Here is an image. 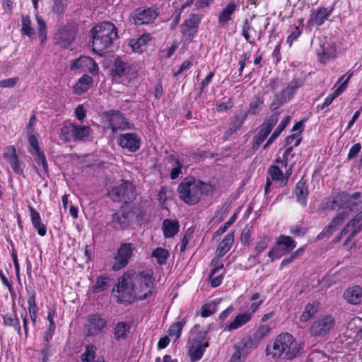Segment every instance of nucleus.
Wrapping results in <instances>:
<instances>
[{
    "label": "nucleus",
    "instance_id": "obj_1",
    "mask_svg": "<svg viewBox=\"0 0 362 362\" xmlns=\"http://www.w3.org/2000/svg\"><path fill=\"white\" fill-rule=\"evenodd\" d=\"M92 49L100 56L112 52L118 38L117 29L110 22H103L93 27L89 31Z\"/></svg>",
    "mask_w": 362,
    "mask_h": 362
},
{
    "label": "nucleus",
    "instance_id": "obj_2",
    "mask_svg": "<svg viewBox=\"0 0 362 362\" xmlns=\"http://www.w3.org/2000/svg\"><path fill=\"white\" fill-rule=\"evenodd\" d=\"M303 346L288 332L279 334L272 345H267L266 354L273 358L284 355L286 359H293L300 353Z\"/></svg>",
    "mask_w": 362,
    "mask_h": 362
},
{
    "label": "nucleus",
    "instance_id": "obj_3",
    "mask_svg": "<svg viewBox=\"0 0 362 362\" xmlns=\"http://www.w3.org/2000/svg\"><path fill=\"white\" fill-rule=\"evenodd\" d=\"M209 185L196 180L194 177H185L178 185L177 192L179 198L189 205L197 204L201 196L207 193Z\"/></svg>",
    "mask_w": 362,
    "mask_h": 362
},
{
    "label": "nucleus",
    "instance_id": "obj_4",
    "mask_svg": "<svg viewBox=\"0 0 362 362\" xmlns=\"http://www.w3.org/2000/svg\"><path fill=\"white\" fill-rule=\"evenodd\" d=\"M132 275L135 298L143 300L148 299L153 294L154 279L150 272L143 271Z\"/></svg>",
    "mask_w": 362,
    "mask_h": 362
},
{
    "label": "nucleus",
    "instance_id": "obj_5",
    "mask_svg": "<svg viewBox=\"0 0 362 362\" xmlns=\"http://www.w3.org/2000/svg\"><path fill=\"white\" fill-rule=\"evenodd\" d=\"M107 197L115 202H133L136 197L135 186L132 182L126 180L109 190Z\"/></svg>",
    "mask_w": 362,
    "mask_h": 362
},
{
    "label": "nucleus",
    "instance_id": "obj_6",
    "mask_svg": "<svg viewBox=\"0 0 362 362\" xmlns=\"http://www.w3.org/2000/svg\"><path fill=\"white\" fill-rule=\"evenodd\" d=\"M361 197V193L356 192L352 194H349L345 192L338 193L333 200L325 202L326 208L333 211L336 206H341L346 209H351L353 211L355 206H357L356 200Z\"/></svg>",
    "mask_w": 362,
    "mask_h": 362
},
{
    "label": "nucleus",
    "instance_id": "obj_7",
    "mask_svg": "<svg viewBox=\"0 0 362 362\" xmlns=\"http://www.w3.org/2000/svg\"><path fill=\"white\" fill-rule=\"evenodd\" d=\"M117 292L119 293L117 298L119 303H131L135 298L132 275L130 273H125L119 279Z\"/></svg>",
    "mask_w": 362,
    "mask_h": 362
},
{
    "label": "nucleus",
    "instance_id": "obj_8",
    "mask_svg": "<svg viewBox=\"0 0 362 362\" xmlns=\"http://www.w3.org/2000/svg\"><path fill=\"white\" fill-rule=\"evenodd\" d=\"M105 115L108 121V128L111 129L114 134L118 131H125L134 128V124H131L120 111L110 110L105 112Z\"/></svg>",
    "mask_w": 362,
    "mask_h": 362
},
{
    "label": "nucleus",
    "instance_id": "obj_9",
    "mask_svg": "<svg viewBox=\"0 0 362 362\" xmlns=\"http://www.w3.org/2000/svg\"><path fill=\"white\" fill-rule=\"evenodd\" d=\"M335 325V319L332 315L321 316L315 320L310 327V335L322 337L327 335Z\"/></svg>",
    "mask_w": 362,
    "mask_h": 362
},
{
    "label": "nucleus",
    "instance_id": "obj_10",
    "mask_svg": "<svg viewBox=\"0 0 362 362\" xmlns=\"http://www.w3.org/2000/svg\"><path fill=\"white\" fill-rule=\"evenodd\" d=\"M134 249L130 243L120 244L115 257V262L112 266L113 270L117 271L124 268L132 257Z\"/></svg>",
    "mask_w": 362,
    "mask_h": 362
},
{
    "label": "nucleus",
    "instance_id": "obj_11",
    "mask_svg": "<svg viewBox=\"0 0 362 362\" xmlns=\"http://www.w3.org/2000/svg\"><path fill=\"white\" fill-rule=\"evenodd\" d=\"M351 209H346L344 207L339 206L337 215L333 218L329 224L326 226L323 230L317 236V240H322L325 238H329L336 230L337 227L341 226L344 220L349 216Z\"/></svg>",
    "mask_w": 362,
    "mask_h": 362
},
{
    "label": "nucleus",
    "instance_id": "obj_12",
    "mask_svg": "<svg viewBox=\"0 0 362 362\" xmlns=\"http://www.w3.org/2000/svg\"><path fill=\"white\" fill-rule=\"evenodd\" d=\"M132 216V211L121 208L112 215L108 225L116 230H124L129 226Z\"/></svg>",
    "mask_w": 362,
    "mask_h": 362
},
{
    "label": "nucleus",
    "instance_id": "obj_13",
    "mask_svg": "<svg viewBox=\"0 0 362 362\" xmlns=\"http://www.w3.org/2000/svg\"><path fill=\"white\" fill-rule=\"evenodd\" d=\"M158 13L153 8H138L131 13L133 23L135 25L148 24L153 21L158 16Z\"/></svg>",
    "mask_w": 362,
    "mask_h": 362
},
{
    "label": "nucleus",
    "instance_id": "obj_14",
    "mask_svg": "<svg viewBox=\"0 0 362 362\" xmlns=\"http://www.w3.org/2000/svg\"><path fill=\"white\" fill-rule=\"evenodd\" d=\"M107 326V320L98 314L88 315L86 325L87 336H96Z\"/></svg>",
    "mask_w": 362,
    "mask_h": 362
},
{
    "label": "nucleus",
    "instance_id": "obj_15",
    "mask_svg": "<svg viewBox=\"0 0 362 362\" xmlns=\"http://www.w3.org/2000/svg\"><path fill=\"white\" fill-rule=\"evenodd\" d=\"M119 145L130 152H136L141 146V138L136 133L122 134L119 137Z\"/></svg>",
    "mask_w": 362,
    "mask_h": 362
},
{
    "label": "nucleus",
    "instance_id": "obj_16",
    "mask_svg": "<svg viewBox=\"0 0 362 362\" xmlns=\"http://www.w3.org/2000/svg\"><path fill=\"white\" fill-rule=\"evenodd\" d=\"M54 39L56 45L63 48H67L74 42L75 33L69 27L64 26L58 29Z\"/></svg>",
    "mask_w": 362,
    "mask_h": 362
},
{
    "label": "nucleus",
    "instance_id": "obj_17",
    "mask_svg": "<svg viewBox=\"0 0 362 362\" xmlns=\"http://www.w3.org/2000/svg\"><path fill=\"white\" fill-rule=\"evenodd\" d=\"M202 16L199 14H191L188 19H186L182 24V33L187 35L192 40L198 30V25L200 23Z\"/></svg>",
    "mask_w": 362,
    "mask_h": 362
},
{
    "label": "nucleus",
    "instance_id": "obj_18",
    "mask_svg": "<svg viewBox=\"0 0 362 362\" xmlns=\"http://www.w3.org/2000/svg\"><path fill=\"white\" fill-rule=\"evenodd\" d=\"M73 141H90L93 139V132L90 126L79 125L74 123Z\"/></svg>",
    "mask_w": 362,
    "mask_h": 362
},
{
    "label": "nucleus",
    "instance_id": "obj_19",
    "mask_svg": "<svg viewBox=\"0 0 362 362\" xmlns=\"http://www.w3.org/2000/svg\"><path fill=\"white\" fill-rule=\"evenodd\" d=\"M279 114L280 112H274L267 118L261 125L259 132L256 136L261 139L262 141H264L277 123Z\"/></svg>",
    "mask_w": 362,
    "mask_h": 362
},
{
    "label": "nucleus",
    "instance_id": "obj_20",
    "mask_svg": "<svg viewBox=\"0 0 362 362\" xmlns=\"http://www.w3.org/2000/svg\"><path fill=\"white\" fill-rule=\"evenodd\" d=\"M343 298L349 304H362V287L354 286L346 288L344 292Z\"/></svg>",
    "mask_w": 362,
    "mask_h": 362
},
{
    "label": "nucleus",
    "instance_id": "obj_21",
    "mask_svg": "<svg viewBox=\"0 0 362 362\" xmlns=\"http://www.w3.org/2000/svg\"><path fill=\"white\" fill-rule=\"evenodd\" d=\"M295 194L297 202L303 207L307 205V198L309 194V190L306 185V182L301 178L296 185Z\"/></svg>",
    "mask_w": 362,
    "mask_h": 362
},
{
    "label": "nucleus",
    "instance_id": "obj_22",
    "mask_svg": "<svg viewBox=\"0 0 362 362\" xmlns=\"http://www.w3.org/2000/svg\"><path fill=\"white\" fill-rule=\"evenodd\" d=\"M333 8L320 7L315 13L312 15L310 20L313 25L320 26L328 19L332 13Z\"/></svg>",
    "mask_w": 362,
    "mask_h": 362
},
{
    "label": "nucleus",
    "instance_id": "obj_23",
    "mask_svg": "<svg viewBox=\"0 0 362 362\" xmlns=\"http://www.w3.org/2000/svg\"><path fill=\"white\" fill-rule=\"evenodd\" d=\"M4 157L8 160L16 173H20V164L13 146H8L5 148Z\"/></svg>",
    "mask_w": 362,
    "mask_h": 362
},
{
    "label": "nucleus",
    "instance_id": "obj_24",
    "mask_svg": "<svg viewBox=\"0 0 362 362\" xmlns=\"http://www.w3.org/2000/svg\"><path fill=\"white\" fill-rule=\"evenodd\" d=\"M28 209L30 213L31 222L33 227L37 230L39 235H45L47 233V227L42 223L40 214L31 206H29Z\"/></svg>",
    "mask_w": 362,
    "mask_h": 362
},
{
    "label": "nucleus",
    "instance_id": "obj_25",
    "mask_svg": "<svg viewBox=\"0 0 362 362\" xmlns=\"http://www.w3.org/2000/svg\"><path fill=\"white\" fill-rule=\"evenodd\" d=\"M179 223L177 220L166 218L163 221L162 230L166 238H171L179 231Z\"/></svg>",
    "mask_w": 362,
    "mask_h": 362
},
{
    "label": "nucleus",
    "instance_id": "obj_26",
    "mask_svg": "<svg viewBox=\"0 0 362 362\" xmlns=\"http://www.w3.org/2000/svg\"><path fill=\"white\" fill-rule=\"evenodd\" d=\"M129 71V64L124 62L119 57H117L114 60L113 67L111 69V74L114 76H123Z\"/></svg>",
    "mask_w": 362,
    "mask_h": 362
},
{
    "label": "nucleus",
    "instance_id": "obj_27",
    "mask_svg": "<svg viewBox=\"0 0 362 362\" xmlns=\"http://www.w3.org/2000/svg\"><path fill=\"white\" fill-rule=\"evenodd\" d=\"M93 84V78L89 75L83 74L73 87L76 94L81 95L86 92Z\"/></svg>",
    "mask_w": 362,
    "mask_h": 362
},
{
    "label": "nucleus",
    "instance_id": "obj_28",
    "mask_svg": "<svg viewBox=\"0 0 362 362\" xmlns=\"http://www.w3.org/2000/svg\"><path fill=\"white\" fill-rule=\"evenodd\" d=\"M234 242V233L230 232L228 233L225 238L220 243L219 246L218 247L216 254L218 257H223L230 249L233 243Z\"/></svg>",
    "mask_w": 362,
    "mask_h": 362
},
{
    "label": "nucleus",
    "instance_id": "obj_29",
    "mask_svg": "<svg viewBox=\"0 0 362 362\" xmlns=\"http://www.w3.org/2000/svg\"><path fill=\"white\" fill-rule=\"evenodd\" d=\"M209 346L208 341H205L204 345H196L192 344L188 354L190 356L191 362L198 361L203 356L206 349Z\"/></svg>",
    "mask_w": 362,
    "mask_h": 362
},
{
    "label": "nucleus",
    "instance_id": "obj_30",
    "mask_svg": "<svg viewBox=\"0 0 362 362\" xmlns=\"http://www.w3.org/2000/svg\"><path fill=\"white\" fill-rule=\"evenodd\" d=\"M317 54L320 62L325 63L326 61L335 57L336 49L329 44H324L317 50Z\"/></svg>",
    "mask_w": 362,
    "mask_h": 362
},
{
    "label": "nucleus",
    "instance_id": "obj_31",
    "mask_svg": "<svg viewBox=\"0 0 362 362\" xmlns=\"http://www.w3.org/2000/svg\"><path fill=\"white\" fill-rule=\"evenodd\" d=\"M151 39L149 34H144L137 39H132L129 45L132 48L133 51L138 53H141L145 49L146 43Z\"/></svg>",
    "mask_w": 362,
    "mask_h": 362
},
{
    "label": "nucleus",
    "instance_id": "obj_32",
    "mask_svg": "<svg viewBox=\"0 0 362 362\" xmlns=\"http://www.w3.org/2000/svg\"><path fill=\"white\" fill-rule=\"evenodd\" d=\"M318 311L319 303L317 301H313L311 303H308L305 306L304 311L300 317V321H308L309 320L313 318Z\"/></svg>",
    "mask_w": 362,
    "mask_h": 362
},
{
    "label": "nucleus",
    "instance_id": "obj_33",
    "mask_svg": "<svg viewBox=\"0 0 362 362\" xmlns=\"http://www.w3.org/2000/svg\"><path fill=\"white\" fill-rule=\"evenodd\" d=\"M237 5L234 2H230L225 8L222 10L218 17V23L221 26L226 25L231 20V15L235 11Z\"/></svg>",
    "mask_w": 362,
    "mask_h": 362
},
{
    "label": "nucleus",
    "instance_id": "obj_34",
    "mask_svg": "<svg viewBox=\"0 0 362 362\" xmlns=\"http://www.w3.org/2000/svg\"><path fill=\"white\" fill-rule=\"evenodd\" d=\"M252 317L251 313H243V314H238L233 322H231L227 327L226 329L228 331H231L233 329H236L241 326L245 325L247 322H248Z\"/></svg>",
    "mask_w": 362,
    "mask_h": 362
},
{
    "label": "nucleus",
    "instance_id": "obj_35",
    "mask_svg": "<svg viewBox=\"0 0 362 362\" xmlns=\"http://www.w3.org/2000/svg\"><path fill=\"white\" fill-rule=\"evenodd\" d=\"M291 120L290 116H286L283 120L281 121L276 129L272 133L271 136L268 139L266 144L263 146V149H267V147L271 145L274 140L280 135L282 131L286 127Z\"/></svg>",
    "mask_w": 362,
    "mask_h": 362
},
{
    "label": "nucleus",
    "instance_id": "obj_36",
    "mask_svg": "<svg viewBox=\"0 0 362 362\" xmlns=\"http://www.w3.org/2000/svg\"><path fill=\"white\" fill-rule=\"evenodd\" d=\"M276 244L279 247H283L282 250L284 254L291 252L296 246L294 240L286 235H280L276 241Z\"/></svg>",
    "mask_w": 362,
    "mask_h": 362
},
{
    "label": "nucleus",
    "instance_id": "obj_37",
    "mask_svg": "<svg viewBox=\"0 0 362 362\" xmlns=\"http://www.w3.org/2000/svg\"><path fill=\"white\" fill-rule=\"evenodd\" d=\"M291 98L288 96V95L284 90L277 93L273 101L271 103L270 109L273 111L276 110L280 107H281L284 104L288 102Z\"/></svg>",
    "mask_w": 362,
    "mask_h": 362
},
{
    "label": "nucleus",
    "instance_id": "obj_38",
    "mask_svg": "<svg viewBox=\"0 0 362 362\" xmlns=\"http://www.w3.org/2000/svg\"><path fill=\"white\" fill-rule=\"evenodd\" d=\"M130 329V325L125 322H119L114 328V337L116 340L126 339L127 332Z\"/></svg>",
    "mask_w": 362,
    "mask_h": 362
},
{
    "label": "nucleus",
    "instance_id": "obj_39",
    "mask_svg": "<svg viewBox=\"0 0 362 362\" xmlns=\"http://www.w3.org/2000/svg\"><path fill=\"white\" fill-rule=\"evenodd\" d=\"M111 279L107 276H100L97 278L95 284L92 287L94 293H99L105 291L110 286Z\"/></svg>",
    "mask_w": 362,
    "mask_h": 362
},
{
    "label": "nucleus",
    "instance_id": "obj_40",
    "mask_svg": "<svg viewBox=\"0 0 362 362\" xmlns=\"http://www.w3.org/2000/svg\"><path fill=\"white\" fill-rule=\"evenodd\" d=\"M93 58L87 56H81L71 62V69L76 70L81 68H87L90 64H93Z\"/></svg>",
    "mask_w": 362,
    "mask_h": 362
},
{
    "label": "nucleus",
    "instance_id": "obj_41",
    "mask_svg": "<svg viewBox=\"0 0 362 362\" xmlns=\"http://www.w3.org/2000/svg\"><path fill=\"white\" fill-rule=\"evenodd\" d=\"M269 173L273 180L281 181V186H285L287 184L288 177H284L282 171L278 166H270Z\"/></svg>",
    "mask_w": 362,
    "mask_h": 362
},
{
    "label": "nucleus",
    "instance_id": "obj_42",
    "mask_svg": "<svg viewBox=\"0 0 362 362\" xmlns=\"http://www.w3.org/2000/svg\"><path fill=\"white\" fill-rule=\"evenodd\" d=\"M151 257L156 259L158 264L163 265L165 264L166 260L169 257V252L166 249L156 247L153 250Z\"/></svg>",
    "mask_w": 362,
    "mask_h": 362
},
{
    "label": "nucleus",
    "instance_id": "obj_43",
    "mask_svg": "<svg viewBox=\"0 0 362 362\" xmlns=\"http://www.w3.org/2000/svg\"><path fill=\"white\" fill-rule=\"evenodd\" d=\"M21 23L22 35H25L28 36L29 37H32L35 35V30L31 27V20L30 17L28 16H23Z\"/></svg>",
    "mask_w": 362,
    "mask_h": 362
},
{
    "label": "nucleus",
    "instance_id": "obj_44",
    "mask_svg": "<svg viewBox=\"0 0 362 362\" xmlns=\"http://www.w3.org/2000/svg\"><path fill=\"white\" fill-rule=\"evenodd\" d=\"M186 323L185 319H182L180 321L173 323L168 329V335L170 337H175L177 339L181 335V331Z\"/></svg>",
    "mask_w": 362,
    "mask_h": 362
},
{
    "label": "nucleus",
    "instance_id": "obj_45",
    "mask_svg": "<svg viewBox=\"0 0 362 362\" xmlns=\"http://www.w3.org/2000/svg\"><path fill=\"white\" fill-rule=\"evenodd\" d=\"M246 119L247 114H244V115L242 117L235 116L230 127L228 128L226 134L228 135H232L233 134H234L236 131L241 128L243 124L244 123Z\"/></svg>",
    "mask_w": 362,
    "mask_h": 362
},
{
    "label": "nucleus",
    "instance_id": "obj_46",
    "mask_svg": "<svg viewBox=\"0 0 362 362\" xmlns=\"http://www.w3.org/2000/svg\"><path fill=\"white\" fill-rule=\"evenodd\" d=\"M223 264H221L217 267H215L211 272L209 278L211 279V285L212 287L216 288L218 286L223 280V275L220 274L217 276H214L216 274H217L221 269H223Z\"/></svg>",
    "mask_w": 362,
    "mask_h": 362
},
{
    "label": "nucleus",
    "instance_id": "obj_47",
    "mask_svg": "<svg viewBox=\"0 0 362 362\" xmlns=\"http://www.w3.org/2000/svg\"><path fill=\"white\" fill-rule=\"evenodd\" d=\"M38 37L41 44H43L47 39V25L45 21L40 16H37Z\"/></svg>",
    "mask_w": 362,
    "mask_h": 362
},
{
    "label": "nucleus",
    "instance_id": "obj_48",
    "mask_svg": "<svg viewBox=\"0 0 362 362\" xmlns=\"http://www.w3.org/2000/svg\"><path fill=\"white\" fill-rule=\"evenodd\" d=\"M269 239L265 235H262L257 238V244L255 248L256 256H259L269 245Z\"/></svg>",
    "mask_w": 362,
    "mask_h": 362
},
{
    "label": "nucleus",
    "instance_id": "obj_49",
    "mask_svg": "<svg viewBox=\"0 0 362 362\" xmlns=\"http://www.w3.org/2000/svg\"><path fill=\"white\" fill-rule=\"evenodd\" d=\"M27 293L28 295V303L29 313H35L38 312V308L35 303V292L33 288H27Z\"/></svg>",
    "mask_w": 362,
    "mask_h": 362
},
{
    "label": "nucleus",
    "instance_id": "obj_50",
    "mask_svg": "<svg viewBox=\"0 0 362 362\" xmlns=\"http://www.w3.org/2000/svg\"><path fill=\"white\" fill-rule=\"evenodd\" d=\"M74 123L64 125L60 130V138L64 141H73Z\"/></svg>",
    "mask_w": 362,
    "mask_h": 362
},
{
    "label": "nucleus",
    "instance_id": "obj_51",
    "mask_svg": "<svg viewBox=\"0 0 362 362\" xmlns=\"http://www.w3.org/2000/svg\"><path fill=\"white\" fill-rule=\"evenodd\" d=\"M303 85V81L301 79L293 78L284 90L292 98L296 90Z\"/></svg>",
    "mask_w": 362,
    "mask_h": 362
},
{
    "label": "nucleus",
    "instance_id": "obj_52",
    "mask_svg": "<svg viewBox=\"0 0 362 362\" xmlns=\"http://www.w3.org/2000/svg\"><path fill=\"white\" fill-rule=\"evenodd\" d=\"M96 347L93 344H88L86 346L85 352L81 355L83 362H93L95 358Z\"/></svg>",
    "mask_w": 362,
    "mask_h": 362
},
{
    "label": "nucleus",
    "instance_id": "obj_53",
    "mask_svg": "<svg viewBox=\"0 0 362 362\" xmlns=\"http://www.w3.org/2000/svg\"><path fill=\"white\" fill-rule=\"evenodd\" d=\"M68 0H54L52 11L57 15L63 14L67 8Z\"/></svg>",
    "mask_w": 362,
    "mask_h": 362
},
{
    "label": "nucleus",
    "instance_id": "obj_54",
    "mask_svg": "<svg viewBox=\"0 0 362 362\" xmlns=\"http://www.w3.org/2000/svg\"><path fill=\"white\" fill-rule=\"evenodd\" d=\"M263 98L261 97H255L250 104V107L247 111L245 113L248 115H255L258 112V109L260 105L263 104Z\"/></svg>",
    "mask_w": 362,
    "mask_h": 362
},
{
    "label": "nucleus",
    "instance_id": "obj_55",
    "mask_svg": "<svg viewBox=\"0 0 362 362\" xmlns=\"http://www.w3.org/2000/svg\"><path fill=\"white\" fill-rule=\"evenodd\" d=\"M3 319L4 323L6 326H13L18 332H21V326L16 314L14 315V317L11 315L6 314L3 316Z\"/></svg>",
    "mask_w": 362,
    "mask_h": 362
},
{
    "label": "nucleus",
    "instance_id": "obj_56",
    "mask_svg": "<svg viewBox=\"0 0 362 362\" xmlns=\"http://www.w3.org/2000/svg\"><path fill=\"white\" fill-rule=\"evenodd\" d=\"M35 156V160L37 165H41L42 166L43 170L46 175H48L49 173V168L48 163L47 162L45 153L43 151L38 152L37 153L33 155Z\"/></svg>",
    "mask_w": 362,
    "mask_h": 362
},
{
    "label": "nucleus",
    "instance_id": "obj_57",
    "mask_svg": "<svg viewBox=\"0 0 362 362\" xmlns=\"http://www.w3.org/2000/svg\"><path fill=\"white\" fill-rule=\"evenodd\" d=\"M209 328L207 327L197 332V336L192 339V344L196 345H204L205 339H206Z\"/></svg>",
    "mask_w": 362,
    "mask_h": 362
},
{
    "label": "nucleus",
    "instance_id": "obj_58",
    "mask_svg": "<svg viewBox=\"0 0 362 362\" xmlns=\"http://www.w3.org/2000/svg\"><path fill=\"white\" fill-rule=\"evenodd\" d=\"M170 158L175 161L176 166L173 168L170 172V177L172 180H175L178 177L179 175L181 173V168L182 165L180 162V160L175 158V156L170 155Z\"/></svg>",
    "mask_w": 362,
    "mask_h": 362
},
{
    "label": "nucleus",
    "instance_id": "obj_59",
    "mask_svg": "<svg viewBox=\"0 0 362 362\" xmlns=\"http://www.w3.org/2000/svg\"><path fill=\"white\" fill-rule=\"evenodd\" d=\"M270 328L267 325H260L254 334V339L259 341L268 334Z\"/></svg>",
    "mask_w": 362,
    "mask_h": 362
},
{
    "label": "nucleus",
    "instance_id": "obj_60",
    "mask_svg": "<svg viewBox=\"0 0 362 362\" xmlns=\"http://www.w3.org/2000/svg\"><path fill=\"white\" fill-rule=\"evenodd\" d=\"M235 349V353L233 354L230 359V362H242L241 358L243 359L248 354V351H243L241 349H238L236 345L234 346Z\"/></svg>",
    "mask_w": 362,
    "mask_h": 362
},
{
    "label": "nucleus",
    "instance_id": "obj_61",
    "mask_svg": "<svg viewBox=\"0 0 362 362\" xmlns=\"http://www.w3.org/2000/svg\"><path fill=\"white\" fill-rule=\"evenodd\" d=\"M238 349H241L243 351L250 352V349H252L253 345V340L251 337H244L239 343L235 344Z\"/></svg>",
    "mask_w": 362,
    "mask_h": 362
},
{
    "label": "nucleus",
    "instance_id": "obj_62",
    "mask_svg": "<svg viewBox=\"0 0 362 362\" xmlns=\"http://www.w3.org/2000/svg\"><path fill=\"white\" fill-rule=\"evenodd\" d=\"M290 32L291 33L287 37L286 42L289 44V46L291 47L293 42L296 40L300 35L301 31L298 27L293 25L291 27Z\"/></svg>",
    "mask_w": 362,
    "mask_h": 362
},
{
    "label": "nucleus",
    "instance_id": "obj_63",
    "mask_svg": "<svg viewBox=\"0 0 362 362\" xmlns=\"http://www.w3.org/2000/svg\"><path fill=\"white\" fill-rule=\"evenodd\" d=\"M361 144L360 143L355 144L349 150L347 155V159L351 160L356 158L358 153L361 151Z\"/></svg>",
    "mask_w": 362,
    "mask_h": 362
},
{
    "label": "nucleus",
    "instance_id": "obj_64",
    "mask_svg": "<svg viewBox=\"0 0 362 362\" xmlns=\"http://www.w3.org/2000/svg\"><path fill=\"white\" fill-rule=\"evenodd\" d=\"M28 141H29V144L31 146V147L33 148V151H30V153L33 156L37 153L38 152H41L40 147H39L38 140L35 136H34V135L29 136Z\"/></svg>",
    "mask_w": 362,
    "mask_h": 362
}]
</instances>
